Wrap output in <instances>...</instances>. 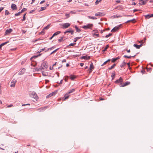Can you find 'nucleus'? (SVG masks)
I'll return each mask as SVG.
<instances>
[{
	"label": "nucleus",
	"mask_w": 153,
	"mask_h": 153,
	"mask_svg": "<svg viewBox=\"0 0 153 153\" xmlns=\"http://www.w3.org/2000/svg\"><path fill=\"white\" fill-rule=\"evenodd\" d=\"M96 16H103L105 14L104 13L101 12H98L95 14Z\"/></svg>",
	"instance_id": "nucleus-13"
},
{
	"label": "nucleus",
	"mask_w": 153,
	"mask_h": 153,
	"mask_svg": "<svg viewBox=\"0 0 153 153\" xmlns=\"http://www.w3.org/2000/svg\"><path fill=\"white\" fill-rule=\"evenodd\" d=\"M62 81H63V79H61L60 82V83H59V84H61L62 83Z\"/></svg>",
	"instance_id": "nucleus-63"
},
{
	"label": "nucleus",
	"mask_w": 153,
	"mask_h": 153,
	"mask_svg": "<svg viewBox=\"0 0 153 153\" xmlns=\"http://www.w3.org/2000/svg\"><path fill=\"white\" fill-rule=\"evenodd\" d=\"M16 82V81L15 79H13L12 80L10 85L11 87H14L15 85V84Z\"/></svg>",
	"instance_id": "nucleus-5"
},
{
	"label": "nucleus",
	"mask_w": 153,
	"mask_h": 153,
	"mask_svg": "<svg viewBox=\"0 0 153 153\" xmlns=\"http://www.w3.org/2000/svg\"><path fill=\"white\" fill-rule=\"evenodd\" d=\"M112 35V33H109L107 35H106L105 36V37L106 38H108V37L110 36H111Z\"/></svg>",
	"instance_id": "nucleus-34"
},
{
	"label": "nucleus",
	"mask_w": 153,
	"mask_h": 153,
	"mask_svg": "<svg viewBox=\"0 0 153 153\" xmlns=\"http://www.w3.org/2000/svg\"><path fill=\"white\" fill-rule=\"evenodd\" d=\"M39 98L38 96H32L31 100L34 102L37 101Z\"/></svg>",
	"instance_id": "nucleus-11"
},
{
	"label": "nucleus",
	"mask_w": 153,
	"mask_h": 153,
	"mask_svg": "<svg viewBox=\"0 0 153 153\" xmlns=\"http://www.w3.org/2000/svg\"><path fill=\"white\" fill-rule=\"evenodd\" d=\"M135 19H134L131 20H128L126 22V23H128L130 22H135Z\"/></svg>",
	"instance_id": "nucleus-20"
},
{
	"label": "nucleus",
	"mask_w": 153,
	"mask_h": 153,
	"mask_svg": "<svg viewBox=\"0 0 153 153\" xmlns=\"http://www.w3.org/2000/svg\"><path fill=\"white\" fill-rule=\"evenodd\" d=\"M123 81V79L121 78V77H120V78L117 80L115 82L116 83L118 84L119 83V86L121 87V84L122 83V82Z\"/></svg>",
	"instance_id": "nucleus-3"
},
{
	"label": "nucleus",
	"mask_w": 153,
	"mask_h": 153,
	"mask_svg": "<svg viewBox=\"0 0 153 153\" xmlns=\"http://www.w3.org/2000/svg\"><path fill=\"white\" fill-rule=\"evenodd\" d=\"M26 14H25L23 16V19H22V21H24L25 20L26 18H25V16Z\"/></svg>",
	"instance_id": "nucleus-38"
},
{
	"label": "nucleus",
	"mask_w": 153,
	"mask_h": 153,
	"mask_svg": "<svg viewBox=\"0 0 153 153\" xmlns=\"http://www.w3.org/2000/svg\"><path fill=\"white\" fill-rule=\"evenodd\" d=\"M88 17L89 19H97V18L96 17H94L92 16H88Z\"/></svg>",
	"instance_id": "nucleus-26"
},
{
	"label": "nucleus",
	"mask_w": 153,
	"mask_h": 153,
	"mask_svg": "<svg viewBox=\"0 0 153 153\" xmlns=\"http://www.w3.org/2000/svg\"><path fill=\"white\" fill-rule=\"evenodd\" d=\"M10 14L9 12L7 10H6L5 11V15H8Z\"/></svg>",
	"instance_id": "nucleus-33"
},
{
	"label": "nucleus",
	"mask_w": 153,
	"mask_h": 153,
	"mask_svg": "<svg viewBox=\"0 0 153 153\" xmlns=\"http://www.w3.org/2000/svg\"><path fill=\"white\" fill-rule=\"evenodd\" d=\"M48 67V65L47 62H43L40 68H37L36 69L37 71H39L42 69H44V68H47Z\"/></svg>",
	"instance_id": "nucleus-1"
},
{
	"label": "nucleus",
	"mask_w": 153,
	"mask_h": 153,
	"mask_svg": "<svg viewBox=\"0 0 153 153\" xmlns=\"http://www.w3.org/2000/svg\"><path fill=\"white\" fill-rule=\"evenodd\" d=\"M66 62V60L65 59H64L62 61V62Z\"/></svg>",
	"instance_id": "nucleus-59"
},
{
	"label": "nucleus",
	"mask_w": 153,
	"mask_h": 153,
	"mask_svg": "<svg viewBox=\"0 0 153 153\" xmlns=\"http://www.w3.org/2000/svg\"><path fill=\"white\" fill-rule=\"evenodd\" d=\"M130 84V82H126L125 83H122L121 84V87H124L126 85H129Z\"/></svg>",
	"instance_id": "nucleus-7"
},
{
	"label": "nucleus",
	"mask_w": 153,
	"mask_h": 153,
	"mask_svg": "<svg viewBox=\"0 0 153 153\" xmlns=\"http://www.w3.org/2000/svg\"><path fill=\"white\" fill-rule=\"evenodd\" d=\"M127 65H128V67L130 69V63H127Z\"/></svg>",
	"instance_id": "nucleus-62"
},
{
	"label": "nucleus",
	"mask_w": 153,
	"mask_h": 153,
	"mask_svg": "<svg viewBox=\"0 0 153 153\" xmlns=\"http://www.w3.org/2000/svg\"><path fill=\"white\" fill-rule=\"evenodd\" d=\"M69 96H66L65 98L63 97L62 98V100H65L66 99H68L69 98Z\"/></svg>",
	"instance_id": "nucleus-39"
},
{
	"label": "nucleus",
	"mask_w": 153,
	"mask_h": 153,
	"mask_svg": "<svg viewBox=\"0 0 153 153\" xmlns=\"http://www.w3.org/2000/svg\"><path fill=\"white\" fill-rule=\"evenodd\" d=\"M121 25H120L119 26H116L115 27H114L111 30V32H115L119 28V27H120V26Z\"/></svg>",
	"instance_id": "nucleus-6"
},
{
	"label": "nucleus",
	"mask_w": 153,
	"mask_h": 153,
	"mask_svg": "<svg viewBox=\"0 0 153 153\" xmlns=\"http://www.w3.org/2000/svg\"><path fill=\"white\" fill-rule=\"evenodd\" d=\"M84 65V63H81L80 64V65L82 67V66H83V65Z\"/></svg>",
	"instance_id": "nucleus-57"
},
{
	"label": "nucleus",
	"mask_w": 153,
	"mask_h": 153,
	"mask_svg": "<svg viewBox=\"0 0 153 153\" xmlns=\"http://www.w3.org/2000/svg\"><path fill=\"white\" fill-rule=\"evenodd\" d=\"M80 38H81V37H76V38H75L74 39V42H76L77 41V40L80 39Z\"/></svg>",
	"instance_id": "nucleus-28"
},
{
	"label": "nucleus",
	"mask_w": 153,
	"mask_h": 153,
	"mask_svg": "<svg viewBox=\"0 0 153 153\" xmlns=\"http://www.w3.org/2000/svg\"><path fill=\"white\" fill-rule=\"evenodd\" d=\"M70 13H76V12H75L74 11H71L70 12Z\"/></svg>",
	"instance_id": "nucleus-55"
},
{
	"label": "nucleus",
	"mask_w": 153,
	"mask_h": 153,
	"mask_svg": "<svg viewBox=\"0 0 153 153\" xmlns=\"http://www.w3.org/2000/svg\"><path fill=\"white\" fill-rule=\"evenodd\" d=\"M12 31V29L11 28L7 29L6 30L5 35H6L9 34Z\"/></svg>",
	"instance_id": "nucleus-8"
},
{
	"label": "nucleus",
	"mask_w": 153,
	"mask_h": 153,
	"mask_svg": "<svg viewBox=\"0 0 153 153\" xmlns=\"http://www.w3.org/2000/svg\"><path fill=\"white\" fill-rule=\"evenodd\" d=\"M151 16V15H146L145 16V17L146 19H149L150 17H151V16Z\"/></svg>",
	"instance_id": "nucleus-30"
},
{
	"label": "nucleus",
	"mask_w": 153,
	"mask_h": 153,
	"mask_svg": "<svg viewBox=\"0 0 153 153\" xmlns=\"http://www.w3.org/2000/svg\"><path fill=\"white\" fill-rule=\"evenodd\" d=\"M135 56H136V55H134V56H127V55H124V57H125V58H129V59H130L131 57H134Z\"/></svg>",
	"instance_id": "nucleus-22"
},
{
	"label": "nucleus",
	"mask_w": 153,
	"mask_h": 153,
	"mask_svg": "<svg viewBox=\"0 0 153 153\" xmlns=\"http://www.w3.org/2000/svg\"><path fill=\"white\" fill-rule=\"evenodd\" d=\"M11 8L13 10H16L17 9V6L15 4H12L11 5Z\"/></svg>",
	"instance_id": "nucleus-12"
},
{
	"label": "nucleus",
	"mask_w": 153,
	"mask_h": 153,
	"mask_svg": "<svg viewBox=\"0 0 153 153\" xmlns=\"http://www.w3.org/2000/svg\"><path fill=\"white\" fill-rule=\"evenodd\" d=\"M116 64H114L112 65L110 67L108 68V70H111L113 69L115 66Z\"/></svg>",
	"instance_id": "nucleus-19"
},
{
	"label": "nucleus",
	"mask_w": 153,
	"mask_h": 153,
	"mask_svg": "<svg viewBox=\"0 0 153 153\" xmlns=\"http://www.w3.org/2000/svg\"><path fill=\"white\" fill-rule=\"evenodd\" d=\"M126 63L125 62H123L122 64H121V65H120V67L121 68H122L123 67H124V66L126 65Z\"/></svg>",
	"instance_id": "nucleus-29"
},
{
	"label": "nucleus",
	"mask_w": 153,
	"mask_h": 153,
	"mask_svg": "<svg viewBox=\"0 0 153 153\" xmlns=\"http://www.w3.org/2000/svg\"><path fill=\"white\" fill-rule=\"evenodd\" d=\"M145 72V71L143 70H142L141 71V73H142L143 74H144Z\"/></svg>",
	"instance_id": "nucleus-61"
},
{
	"label": "nucleus",
	"mask_w": 153,
	"mask_h": 153,
	"mask_svg": "<svg viewBox=\"0 0 153 153\" xmlns=\"http://www.w3.org/2000/svg\"><path fill=\"white\" fill-rule=\"evenodd\" d=\"M137 11V10L136 9H135L133 10V11L134 12H136V11Z\"/></svg>",
	"instance_id": "nucleus-64"
},
{
	"label": "nucleus",
	"mask_w": 153,
	"mask_h": 153,
	"mask_svg": "<svg viewBox=\"0 0 153 153\" xmlns=\"http://www.w3.org/2000/svg\"><path fill=\"white\" fill-rule=\"evenodd\" d=\"M75 28L77 32H79L81 31V30L80 29H79L78 27H77V26H75Z\"/></svg>",
	"instance_id": "nucleus-21"
},
{
	"label": "nucleus",
	"mask_w": 153,
	"mask_h": 153,
	"mask_svg": "<svg viewBox=\"0 0 153 153\" xmlns=\"http://www.w3.org/2000/svg\"><path fill=\"white\" fill-rule=\"evenodd\" d=\"M94 67L93 66V64L92 63H91L90 65V70L92 69H94Z\"/></svg>",
	"instance_id": "nucleus-24"
},
{
	"label": "nucleus",
	"mask_w": 153,
	"mask_h": 153,
	"mask_svg": "<svg viewBox=\"0 0 153 153\" xmlns=\"http://www.w3.org/2000/svg\"><path fill=\"white\" fill-rule=\"evenodd\" d=\"M68 76H66V77L65 78V79L64 80H65V81H67V80L68 79Z\"/></svg>",
	"instance_id": "nucleus-53"
},
{
	"label": "nucleus",
	"mask_w": 153,
	"mask_h": 153,
	"mask_svg": "<svg viewBox=\"0 0 153 153\" xmlns=\"http://www.w3.org/2000/svg\"><path fill=\"white\" fill-rule=\"evenodd\" d=\"M99 1L98 0H97L95 2V4H98L99 3Z\"/></svg>",
	"instance_id": "nucleus-47"
},
{
	"label": "nucleus",
	"mask_w": 153,
	"mask_h": 153,
	"mask_svg": "<svg viewBox=\"0 0 153 153\" xmlns=\"http://www.w3.org/2000/svg\"><path fill=\"white\" fill-rule=\"evenodd\" d=\"M29 94L30 96H35V95L37 96L36 93L33 91H30L29 93Z\"/></svg>",
	"instance_id": "nucleus-14"
},
{
	"label": "nucleus",
	"mask_w": 153,
	"mask_h": 153,
	"mask_svg": "<svg viewBox=\"0 0 153 153\" xmlns=\"http://www.w3.org/2000/svg\"><path fill=\"white\" fill-rule=\"evenodd\" d=\"M4 7H1L0 8V13L1 11L3 10L4 8Z\"/></svg>",
	"instance_id": "nucleus-49"
},
{
	"label": "nucleus",
	"mask_w": 153,
	"mask_h": 153,
	"mask_svg": "<svg viewBox=\"0 0 153 153\" xmlns=\"http://www.w3.org/2000/svg\"><path fill=\"white\" fill-rule=\"evenodd\" d=\"M146 69H147V71H149L150 72H151V70H152L151 68H147Z\"/></svg>",
	"instance_id": "nucleus-41"
},
{
	"label": "nucleus",
	"mask_w": 153,
	"mask_h": 153,
	"mask_svg": "<svg viewBox=\"0 0 153 153\" xmlns=\"http://www.w3.org/2000/svg\"><path fill=\"white\" fill-rule=\"evenodd\" d=\"M70 25V24L68 23L63 24L62 26L63 28H66L68 27Z\"/></svg>",
	"instance_id": "nucleus-4"
},
{
	"label": "nucleus",
	"mask_w": 153,
	"mask_h": 153,
	"mask_svg": "<svg viewBox=\"0 0 153 153\" xmlns=\"http://www.w3.org/2000/svg\"><path fill=\"white\" fill-rule=\"evenodd\" d=\"M27 105H30V104L28 103V104H22V106H24Z\"/></svg>",
	"instance_id": "nucleus-48"
},
{
	"label": "nucleus",
	"mask_w": 153,
	"mask_h": 153,
	"mask_svg": "<svg viewBox=\"0 0 153 153\" xmlns=\"http://www.w3.org/2000/svg\"><path fill=\"white\" fill-rule=\"evenodd\" d=\"M61 33V32L59 31H58L55 33H54L53 35V37H54L56 35H57L59 34V33Z\"/></svg>",
	"instance_id": "nucleus-18"
},
{
	"label": "nucleus",
	"mask_w": 153,
	"mask_h": 153,
	"mask_svg": "<svg viewBox=\"0 0 153 153\" xmlns=\"http://www.w3.org/2000/svg\"><path fill=\"white\" fill-rule=\"evenodd\" d=\"M49 27V25H48L47 26L45 27H44V29H47Z\"/></svg>",
	"instance_id": "nucleus-51"
},
{
	"label": "nucleus",
	"mask_w": 153,
	"mask_h": 153,
	"mask_svg": "<svg viewBox=\"0 0 153 153\" xmlns=\"http://www.w3.org/2000/svg\"><path fill=\"white\" fill-rule=\"evenodd\" d=\"M57 91H56L53 92H52V93L50 94L48 96H54L57 93Z\"/></svg>",
	"instance_id": "nucleus-16"
},
{
	"label": "nucleus",
	"mask_w": 153,
	"mask_h": 153,
	"mask_svg": "<svg viewBox=\"0 0 153 153\" xmlns=\"http://www.w3.org/2000/svg\"><path fill=\"white\" fill-rule=\"evenodd\" d=\"M90 56H83L82 57V59H85L86 60H88L90 59Z\"/></svg>",
	"instance_id": "nucleus-15"
},
{
	"label": "nucleus",
	"mask_w": 153,
	"mask_h": 153,
	"mask_svg": "<svg viewBox=\"0 0 153 153\" xmlns=\"http://www.w3.org/2000/svg\"><path fill=\"white\" fill-rule=\"evenodd\" d=\"M70 78L71 80H73L76 78V77L74 75H71L70 76Z\"/></svg>",
	"instance_id": "nucleus-27"
},
{
	"label": "nucleus",
	"mask_w": 153,
	"mask_h": 153,
	"mask_svg": "<svg viewBox=\"0 0 153 153\" xmlns=\"http://www.w3.org/2000/svg\"><path fill=\"white\" fill-rule=\"evenodd\" d=\"M65 16H66V18H68L70 17V14L66 13L65 14Z\"/></svg>",
	"instance_id": "nucleus-43"
},
{
	"label": "nucleus",
	"mask_w": 153,
	"mask_h": 153,
	"mask_svg": "<svg viewBox=\"0 0 153 153\" xmlns=\"http://www.w3.org/2000/svg\"><path fill=\"white\" fill-rule=\"evenodd\" d=\"M27 10V9L25 8H23L22 10L20 12L21 13H22L23 12L25 11H26Z\"/></svg>",
	"instance_id": "nucleus-35"
},
{
	"label": "nucleus",
	"mask_w": 153,
	"mask_h": 153,
	"mask_svg": "<svg viewBox=\"0 0 153 153\" xmlns=\"http://www.w3.org/2000/svg\"><path fill=\"white\" fill-rule=\"evenodd\" d=\"M111 60V59H108V60H107V61H105V62H104L101 65L102 66H103V65H105V64H106V63L107 62H109V61H110Z\"/></svg>",
	"instance_id": "nucleus-25"
},
{
	"label": "nucleus",
	"mask_w": 153,
	"mask_h": 153,
	"mask_svg": "<svg viewBox=\"0 0 153 153\" xmlns=\"http://www.w3.org/2000/svg\"><path fill=\"white\" fill-rule=\"evenodd\" d=\"M21 13L20 12L17 13H15V16H17L19 15Z\"/></svg>",
	"instance_id": "nucleus-36"
},
{
	"label": "nucleus",
	"mask_w": 153,
	"mask_h": 153,
	"mask_svg": "<svg viewBox=\"0 0 153 153\" xmlns=\"http://www.w3.org/2000/svg\"><path fill=\"white\" fill-rule=\"evenodd\" d=\"M94 35L96 36L97 37H98L99 36V34H94Z\"/></svg>",
	"instance_id": "nucleus-58"
},
{
	"label": "nucleus",
	"mask_w": 153,
	"mask_h": 153,
	"mask_svg": "<svg viewBox=\"0 0 153 153\" xmlns=\"http://www.w3.org/2000/svg\"><path fill=\"white\" fill-rule=\"evenodd\" d=\"M93 25L92 24H88L86 25H84L82 27L85 29H91L92 27H93Z\"/></svg>",
	"instance_id": "nucleus-2"
},
{
	"label": "nucleus",
	"mask_w": 153,
	"mask_h": 153,
	"mask_svg": "<svg viewBox=\"0 0 153 153\" xmlns=\"http://www.w3.org/2000/svg\"><path fill=\"white\" fill-rule=\"evenodd\" d=\"M75 44H76V43H71L68 46H74Z\"/></svg>",
	"instance_id": "nucleus-42"
},
{
	"label": "nucleus",
	"mask_w": 153,
	"mask_h": 153,
	"mask_svg": "<svg viewBox=\"0 0 153 153\" xmlns=\"http://www.w3.org/2000/svg\"><path fill=\"white\" fill-rule=\"evenodd\" d=\"M134 47H136L137 49H139L140 48V47L139 46V45H136V44H134Z\"/></svg>",
	"instance_id": "nucleus-31"
},
{
	"label": "nucleus",
	"mask_w": 153,
	"mask_h": 153,
	"mask_svg": "<svg viewBox=\"0 0 153 153\" xmlns=\"http://www.w3.org/2000/svg\"><path fill=\"white\" fill-rule=\"evenodd\" d=\"M70 33H71V34H73L74 33V30H72L71 31V32H70Z\"/></svg>",
	"instance_id": "nucleus-60"
},
{
	"label": "nucleus",
	"mask_w": 153,
	"mask_h": 153,
	"mask_svg": "<svg viewBox=\"0 0 153 153\" xmlns=\"http://www.w3.org/2000/svg\"><path fill=\"white\" fill-rule=\"evenodd\" d=\"M115 75V73H114V74L113 75H111V76L112 77V79H113L114 78Z\"/></svg>",
	"instance_id": "nucleus-45"
},
{
	"label": "nucleus",
	"mask_w": 153,
	"mask_h": 153,
	"mask_svg": "<svg viewBox=\"0 0 153 153\" xmlns=\"http://www.w3.org/2000/svg\"><path fill=\"white\" fill-rule=\"evenodd\" d=\"M139 1L140 2V4L142 5L145 4L146 3L143 0H139Z\"/></svg>",
	"instance_id": "nucleus-17"
},
{
	"label": "nucleus",
	"mask_w": 153,
	"mask_h": 153,
	"mask_svg": "<svg viewBox=\"0 0 153 153\" xmlns=\"http://www.w3.org/2000/svg\"><path fill=\"white\" fill-rule=\"evenodd\" d=\"M116 60L115 59V58H114L112 60V62H115L116 61Z\"/></svg>",
	"instance_id": "nucleus-46"
},
{
	"label": "nucleus",
	"mask_w": 153,
	"mask_h": 153,
	"mask_svg": "<svg viewBox=\"0 0 153 153\" xmlns=\"http://www.w3.org/2000/svg\"><path fill=\"white\" fill-rule=\"evenodd\" d=\"M25 70H26L25 68H23L19 73V75H21L23 74L25 72Z\"/></svg>",
	"instance_id": "nucleus-9"
},
{
	"label": "nucleus",
	"mask_w": 153,
	"mask_h": 153,
	"mask_svg": "<svg viewBox=\"0 0 153 153\" xmlns=\"http://www.w3.org/2000/svg\"><path fill=\"white\" fill-rule=\"evenodd\" d=\"M58 49H59V48H57V49H56L54 51H53L51 53V54H52L53 53L56 52L58 50Z\"/></svg>",
	"instance_id": "nucleus-40"
},
{
	"label": "nucleus",
	"mask_w": 153,
	"mask_h": 153,
	"mask_svg": "<svg viewBox=\"0 0 153 153\" xmlns=\"http://www.w3.org/2000/svg\"><path fill=\"white\" fill-rule=\"evenodd\" d=\"M72 30V29H71V28H70V29H68V30L66 31L65 32H64V33L65 34H66V33H70V32H71V31Z\"/></svg>",
	"instance_id": "nucleus-23"
},
{
	"label": "nucleus",
	"mask_w": 153,
	"mask_h": 153,
	"mask_svg": "<svg viewBox=\"0 0 153 153\" xmlns=\"http://www.w3.org/2000/svg\"><path fill=\"white\" fill-rule=\"evenodd\" d=\"M63 37H61V39H58V41L60 42L62 41Z\"/></svg>",
	"instance_id": "nucleus-44"
},
{
	"label": "nucleus",
	"mask_w": 153,
	"mask_h": 153,
	"mask_svg": "<svg viewBox=\"0 0 153 153\" xmlns=\"http://www.w3.org/2000/svg\"><path fill=\"white\" fill-rule=\"evenodd\" d=\"M108 45H107L105 48L104 49V51L106 50L107 49V48H108Z\"/></svg>",
	"instance_id": "nucleus-52"
},
{
	"label": "nucleus",
	"mask_w": 153,
	"mask_h": 153,
	"mask_svg": "<svg viewBox=\"0 0 153 153\" xmlns=\"http://www.w3.org/2000/svg\"><path fill=\"white\" fill-rule=\"evenodd\" d=\"M45 2V0H43V1H42L40 2V4H42L44 2Z\"/></svg>",
	"instance_id": "nucleus-56"
},
{
	"label": "nucleus",
	"mask_w": 153,
	"mask_h": 153,
	"mask_svg": "<svg viewBox=\"0 0 153 153\" xmlns=\"http://www.w3.org/2000/svg\"><path fill=\"white\" fill-rule=\"evenodd\" d=\"M46 8V7H42L41 8V9L40 10V11H42V10H45Z\"/></svg>",
	"instance_id": "nucleus-32"
},
{
	"label": "nucleus",
	"mask_w": 153,
	"mask_h": 153,
	"mask_svg": "<svg viewBox=\"0 0 153 153\" xmlns=\"http://www.w3.org/2000/svg\"><path fill=\"white\" fill-rule=\"evenodd\" d=\"M13 106V104H10V105H8L7 107L8 108H10L11 107H12Z\"/></svg>",
	"instance_id": "nucleus-50"
},
{
	"label": "nucleus",
	"mask_w": 153,
	"mask_h": 153,
	"mask_svg": "<svg viewBox=\"0 0 153 153\" xmlns=\"http://www.w3.org/2000/svg\"><path fill=\"white\" fill-rule=\"evenodd\" d=\"M75 90V89H71L69 90L66 93L65 96H66V95H68L70 94L71 93L74 92Z\"/></svg>",
	"instance_id": "nucleus-10"
},
{
	"label": "nucleus",
	"mask_w": 153,
	"mask_h": 153,
	"mask_svg": "<svg viewBox=\"0 0 153 153\" xmlns=\"http://www.w3.org/2000/svg\"><path fill=\"white\" fill-rule=\"evenodd\" d=\"M9 42V41H7V42H4V43H2L1 44V45L2 46H4V45H5L7 44V43H8Z\"/></svg>",
	"instance_id": "nucleus-37"
},
{
	"label": "nucleus",
	"mask_w": 153,
	"mask_h": 153,
	"mask_svg": "<svg viewBox=\"0 0 153 153\" xmlns=\"http://www.w3.org/2000/svg\"><path fill=\"white\" fill-rule=\"evenodd\" d=\"M54 48V46H53L51 48H49L48 49V50H52V49L53 48Z\"/></svg>",
	"instance_id": "nucleus-54"
}]
</instances>
